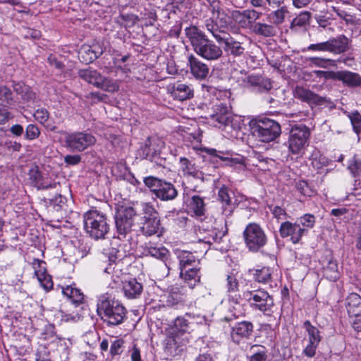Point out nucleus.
I'll return each mask as SVG.
<instances>
[{
	"mask_svg": "<svg viewBox=\"0 0 361 361\" xmlns=\"http://www.w3.org/2000/svg\"><path fill=\"white\" fill-rule=\"evenodd\" d=\"M143 181L152 193L161 201H173L178 195V190L174 185L166 180L148 176L145 178Z\"/></svg>",
	"mask_w": 361,
	"mask_h": 361,
	"instance_id": "5",
	"label": "nucleus"
},
{
	"mask_svg": "<svg viewBox=\"0 0 361 361\" xmlns=\"http://www.w3.org/2000/svg\"><path fill=\"white\" fill-rule=\"evenodd\" d=\"M247 82L250 86L257 87L259 91H267L271 88L270 80L260 75H250Z\"/></svg>",
	"mask_w": 361,
	"mask_h": 361,
	"instance_id": "37",
	"label": "nucleus"
},
{
	"mask_svg": "<svg viewBox=\"0 0 361 361\" xmlns=\"http://www.w3.org/2000/svg\"><path fill=\"white\" fill-rule=\"evenodd\" d=\"M271 212L274 216L279 220L284 219L287 216L285 209L279 206H275L273 209H271Z\"/></svg>",
	"mask_w": 361,
	"mask_h": 361,
	"instance_id": "63",
	"label": "nucleus"
},
{
	"mask_svg": "<svg viewBox=\"0 0 361 361\" xmlns=\"http://www.w3.org/2000/svg\"><path fill=\"white\" fill-rule=\"evenodd\" d=\"M146 255L154 257L161 261L157 264V267L160 269V276L166 277L169 276L171 264L168 259L169 251L164 247L157 248L155 247H148L145 250Z\"/></svg>",
	"mask_w": 361,
	"mask_h": 361,
	"instance_id": "13",
	"label": "nucleus"
},
{
	"mask_svg": "<svg viewBox=\"0 0 361 361\" xmlns=\"http://www.w3.org/2000/svg\"><path fill=\"white\" fill-rule=\"evenodd\" d=\"M254 331V326L251 322L243 321L235 323L231 330V338L236 344L244 343L250 339Z\"/></svg>",
	"mask_w": 361,
	"mask_h": 361,
	"instance_id": "12",
	"label": "nucleus"
},
{
	"mask_svg": "<svg viewBox=\"0 0 361 361\" xmlns=\"http://www.w3.org/2000/svg\"><path fill=\"white\" fill-rule=\"evenodd\" d=\"M142 210L143 219H149L150 218H159V213L155 209L154 205L150 202H144L142 204Z\"/></svg>",
	"mask_w": 361,
	"mask_h": 361,
	"instance_id": "54",
	"label": "nucleus"
},
{
	"mask_svg": "<svg viewBox=\"0 0 361 361\" xmlns=\"http://www.w3.org/2000/svg\"><path fill=\"white\" fill-rule=\"evenodd\" d=\"M136 212L132 207H121L117 212L115 222L118 235L125 237L132 230Z\"/></svg>",
	"mask_w": 361,
	"mask_h": 361,
	"instance_id": "11",
	"label": "nucleus"
},
{
	"mask_svg": "<svg viewBox=\"0 0 361 361\" xmlns=\"http://www.w3.org/2000/svg\"><path fill=\"white\" fill-rule=\"evenodd\" d=\"M288 13L286 7L282 6L276 11H273L269 15V18L272 19L274 25H279L283 23L286 14Z\"/></svg>",
	"mask_w": 361,
	"mask_h": 361,
	"instance_id": "52",
	"label": "nucleus"
},
{
	"mask_svg": "<svg viewBox=\"0 0 361 361\" xmlns=\"http://www.w3.org/2000/svg\"><path fill=\"white\" fill-rule=\"evenodd\" d=\"M108 231L105 216L97 209H92V238L96 240L104 238Z\"/></svg>",
	"mask_w": 361,
	"mask_h": 361,
	"instance_id": "15",
	"label": "nucleus"
},
{
	"mask_svg": "<svg viewBox=\"0 0 361 361\" xmlns=\"http://www.w3.org/2000/svg\"><path fill=\"white\" fill-rule=\"evenodd\" d=\"M180 167L184 176L200 178L202 173L197 169L195 164L185 157L180 159Z\"/></svg>",
	"mask_w": 361,
	"mask_h": 361,
	"instance_id": "31",
	"label": "nucleus"
},
{
	"mask_svg": "<svg viewBox=\"0 0 361 361\" xmlns=\"http://www.w3.org/2000/svg\"><path fill=\"white\" fill-rule=\"evenodd\" d=\"M296 190L302 195L311 197L314 194V190L309 185V183L304 180H300L295 183Z\"/></svg>",
	"mask_w": 361,
	"mask_h": 361,
	"instance_id": "53",
	"label": "nucleus"
},
{
	"mask_svg": "<svg viewBox=\"0 0 361 361\" xmlns=\"http://www.w3.org/2000/svg\"><path fill=\"white\" fill-rule=\"evenodd\" d=\"M295 97L310 105H323L327 101L326 97L320 96L312 91L302 87H296Z\"/></svg>",
	"mask_w": 361,
	"mask_h": 361,
	"instance_id": "22",
	"label": "nucleus"
},
{
	"mask_svg": "<svg viewBox=\"0 0 361 361\" xmlns=\"http://www.w3.org/2000/svg\"><path fill=\"white\" fill-rule=\"evenodd\" d=\"M160 228V219L159 218H150L149 219H144L141 231L142 233L147 236L159 233Z\"/></svg>",
	"mask_w": 361,
	"mask_h": 361,
	"instance_id": "36",
	"label": "nucleus"
},
{
	"mask_svg": "<svg viewBox=\"0 0 361 361\" xmlns=\"http://www.w3.org/2000/svg\"><path fill=\"white\" fill-rule=\"evenodd\" d=\"M16 103L11 90L6 86L0 87V105L8 108Z\"/></svg>",
	"mask_w": 361,
	"mask_h": 361,
	"instance_id": "41",
	"label": "nucleus"
},
{
	"mask_svg": "<svg viewBox=\"0 0 361 361\" xmlns=\"http://www.w3.org/2000/svg\"><path fill=\"white\" fill-rule=\"evenodd\" d=\"M314 73L319 78L340 81L343 85L350 88L357 87L361 85V76L358 73L350 71H314Z\"/></svg>",
	"mask_w": 361,
	"mask_h": 361,
	"instance_id": "9",
	"label": "nucleus"
},
{
	"mask_svg": "<svg viewBox=\"0 0 361 361\" xmlns=\"http://www.w3.org/2000/svg\"><path fill=\"white\" fill-rule=\"evenodd\" d=\"M97 312L109 325L116 326L123 322L127 311L118 301L102 295L98 300Z\"/></svg>",
	"mask_w": 361,
	"mask_h": 361,
	"instance_id": "3",
	"label": "nucleus"
},
{
	"mask_svg": "<svg viewBox=\"0 0 361 361\" xmlns=\"http://www.w3.org/2000/svg\"><path fill=\"white\" fill-rule=\"evenodd\" d=\"M33 116L37 122L43 125L47 129L51 131L55 130L56 126L49 119V113L45 108L37 109L33 114Z\"/></svg>",
	"mask_w": 361,
	"mask_h": 361,
	"instance_id": "35",
	"label": "nucleus"
},
{
	"mask_svg": "<svg viewBox=\"0 0 361 361\" xmlns=\"http://www.w3.org/2000/svg\"><path fill=\"white\" fill-rule=\"evenodd\" d=\"M252 30L256 35L264 37H274L277 33L275 26L264 23H255L252 26Z\"/></svg>",
	"mask_w": 361,
	"mask_h": 361,
	"instance_id": "34",
	"label": "nucleus"
},
{
	"mask_svg": "<svg viewBox=\"0 0 361 361\" xmlns=\"http://www.w3.org/2000/svg\"><path fill=\"white\" fill-rule=\"evenodd\" d=\"M324 276L330 281H335L339 279L340 274L337 262L329 259L327 265L324 267Z\"/></svg>",
	"mask_w": 361,
	"mask_h": 361,
	"instance_id": "39",
	"label": "nucleus"
},
{
	"mask_svg": "<svg viewBox=\"0 0 361 361\" xmlns=\"http://www.w3.org/2000/svg\"><path fill=\"white\" fill-rule=\"evenodd\" d=\"M251 350H255L252 355L250 356V361H267V351L263 346L253 345Z\"/></svg>",
	"mask_w": 361,
	"mask_h": 361,
	"instance_id": "48",
	"label": "nucleus"
},
{
	"mask_svg": "<svg viewBox=\"0 0 361 361\" xmlns=\"http://www.w3.org/2000/svg\"><path fill=\"white\" fill-rule=\"evenodd\" d=\"M210 9L214 17L216 18L222 23H227V16L221 8L219 1L212 0V2H211Z\"/></svg>",
	"mask_w": 361,
	"mask_h": 361,
	"instance_id": "46",
	"label": "nucleus"
},
{
	"mask_svg": "<svg viewBox=\"0 0 361 361\" xmlns=\"http://www.w3.org/2000/svg\"><path fill=\"white\" fill-rule=\"evenodd\" d=\"M217 111L211 116L214 122H217L221 126H227L231 122V114L228 111L226 105L221 104L216 106Z\"/></svg>",
	"mask_w": 361,
	"mask_h": 361,
	"instance_id": "29",
	"label": "nucleus"
},
{
	"mask_svg": "<svg viewBox=\"0 0 361 361\" xmlns=\"http://www.w3.org/2000/svg\"><path fill=\"white\" fill-rule=\"evenodd\" d=\"M185 33L195 52L207 61H217L223 56L221 47L209 39L204 32L196 26L186 27Z\"/></svg>",
	"mask_w": 361,
	"mask_h": 361,
	"instance_id": "1",
	"label": "nucleus"
},
{
	"mask_svg": "<svg viewBox=\"0 0 361 361\" xmlns=\"http://www.w3.org/2000/svg\"><path fill=\"white\" fill-rule=\"evenodd\" d=\"M280 235L282 238L290 237L293 244L298 243L303 235H305V230L301 228L300 224L297 222L292 223L286 221L283 222L279 228Z\"/></svg>",
	"mask_w": 361,
	"mask_h": 361,
	"instance_id": "17",
	"label": "nucleus"
},
{
	"mask_svg": "<svg viewBox=\"0 0 361 361\" xmlns=\"http://www.w3.org/2000/svg\"><path fill=\"white\" fill-rule=\"evenodd\" d=\"M123 344L124 341L122 338L113 341L110 347V354L112 356L120 355L123 353Z\"/></svg>",
	"mask_w": 361,
	"mask_h": 361,
	"instance_id": "59",
	"label": "nucleus"
},
{
	"mask_svg": "<svg viewBox=\"0 0 361 361\" xmlns=\"http://www.w3.org/2000/svg\"><path fill=\"white\" fill-rule=\"evenodd\" d=\"M40 130L35 124H29L26 127L25 139L27 140H34L39 137Z\"/></svg>",
	"mask_w": 361,
	"mask_h": 361,
	"instance_id": "55",
	"label": "nucleus"
},
{
	"mask_svg": "<svg viewBox=\"0 0 361 361\" xmlns=\"http://www.w3.org/2000/svg\"><path fill=\"white\" fill-rule=\"evenodd\" d=\"M102 84V89L108 92H114L119 89L117 82L107 78H104Z\"/></svg>",
	"mask_w": 361,
	"mask_h": 361,
	"instance_id": "62",
	"label": "nucleus"
},
{
	"mask_svg": "<svg viewBox=\"0 0 361 361\" xmlns=\"http://www.w3.org/2000/svg\"><path fill=\"white\" fill-rule=\"evenodd\" d=\"M185 302V295L178 288H173L167 295L166 304L168 307L178 309L183 307Z\"/></svg>",
	"mask_w": 361,
	"mask_h": 361,
	"instance_id": "28",
	"label": "nucleus"
},
{
	"mask_svg": "<svg viewBox=\"0 0 361 361\" xmlns=\"http://www.w3.org/2000/svg\"><path fill=\"white\" fill-rule=\"evenodd\" d=\"M14 118L13 114L9 111L8 108H0V130L6 131L8 123Z\"/></svg>",
	"mask_w": 361,
	"mask_h": 361,
	"instance_id": "47",
	"label": "nucleus"
},
{
	"mask_svg": "<svg viewBox=\"0 0 361 361\" xmlns=\"http://www.w3.org/2000/svg\"><path fill=\"white\" fill-rule=\"evenodd\" d=\"M200 267L188 268L180 271V277L189 288H194L201 281Z\"/></svg>",
	"mask_w": 361,
	"mask_h": 361,
	"instance_id": "24",
	"label": "nucleus"
},
{
	"mask_svg": "<svg viewBox=\"0 0 361 361\" xmlns=\"http://www.w3.org/2000/svg\"><path fill=\"white\" fill-rule=\"evenodd\" d=\"M303 326L305 331L307 332L309 342L320 343L321 336L318 329L313 326L309 320H306L303 323Z\"/></svg>",
	"mask_w": 361,
	"mask_h": 361,
	"instance_id": "43",
	"label": "nucleus"
},
{
	"mask_svg": "<svg viewBox=\"0 0 361 361\" xmlns=\"http://www.w3.org/2000/svg\"><path fill=\"white\" fill-rule=\"evenodd\" d=\"M204 25L207 31L212 35L218 43H221L224 37L228 35L224 31L219 28L217 23L212 18L207 19Z\"/></svg>",
	"mask_w": 361,
	"mask_h": 361,
	"instance_id": "38",
	"label": "nucleus"
},
{
	"mask_svg": "<svg viewBox=\"0 0 361 361\" xmlns=\"http://www.w3.org/2000/svg\"><path fill=\"white\" fill-rule=\"evenodd\" d=\"M311 17V13L309 11H303L301 12L298 16H297L291 23V27H302L305 26L310 23Z\"/></svg>",
	"mask_w": 361,
	"mask_h": 361,
	"instance_id": "51",
	"label": "nucleus"
},
{
	"mask_svg": "<svg viewBox=\"0 0 361 361\" xmlns=\"http://www.w3.org/2000/svg\"><path fill=\"white\" fill-rule=\"evenodd\" d=\"M244 296L250 302L251 307L264 313L271 312L274 307L273 298L267 291L258 289L244 293Z\"/></svg>",
	"mask_w": 361,
	"mask_h": 361,
	"instance_id": "10",
	"label": "nucleus"
},
{
	"mask_svg": "<svg viewBox=\"0 0 361 361\" xmlns=\"http://www.w3.org/2000/svg\"><path fill=\"white\" fill-rule=\"evenodd\" d=\"M221 43L224 44V49L229 55L240 57L245 54V49L243 47L242 43L229 37L228 35L224 37Z\"/></svg>",
	"mask_w": 361,
	"mask_h": 361,
	"instance_id": "25",
	"label": "nucleus"
},
{
	"mask_svg": "<svg viewBox=\"0 0 361 361\" xmlns=\"http://www.w3.org/2000/svg\"><path fill=\"white\" fill-rule=\"evenodd\" d=\"M319 343H313V342H309V344L304 350L305 355L309 357H313L315 355L316 349Z\"/></svg>",
	"mask_w": 361,
	"mask_h": 361,
	"instance_id": "64",
	"label": "nucleus"
},
{
	"mask_svg": "<svg viewBox=\"0 0 361 361\" xmlns=\"http://www.w3.org/2000/svg\"><path fill=\"white\" fill-rule=\"evenodd\" d=\"M163 147L164 142L160 139L149 137L140 146L137 152L142 158L152 161L154 158L159 154Z\"/></svg>",
	"mask_w": 361,
	"mask_h": 361,
	"instance_id": "14",
	"label": "nucleus"
},
{
	"mask_svg": "<svg viewBox=\"0 0 361 361\" xmlns=\"http://www.w3.org/2000/svg\"><path fill=\"white\" fill-rule=\"evenodd\" d=\"M167 90L174 99L178 101L190 99L194 96L192 87L186 83L180 82H177L169 85Z\"/></svg>",
	"mask_w": 361,
	"mask_h": 361,
	"instance_id": "19",
	"label": "nucleus"
},
{
	"mask_svg": "<svg viewBox=\"0 0 361 361\" xmlns=\"http://www.w3.org/2000/svg\"><path fill=\"white\" fill-rule=\"evenodd\" d=\"M226 288L228 293H235L239 290V281L237 279L236 274L233 271L229 273L226 276Z\"/></svg>",
	"mask_w": 361,
	"mask_h": 361,
	"instance_id": "50",
	"label": "nucleus"
},
{
	"mask_svg": "<svg viewBox=\"0 0 361 361\" xmlns=\"http://www.w3.org/2000/svg\"><path fill=\"white\" fill-rule=\"evenodd\" d=\"M296 222L298 224H300L301 228L305 230V235H307L308 231L314 227L316 223V217L312 214H305L298 218Z\"/></svg>",
	"mask_w": 361,
	"mask_h": 361,
	"instance_id": "42",
	"label": "nucleus"
},
{
	"mask_svg": "<svg viewBox=\"0 0 361 361\" xmlns=\"http://www.w3.org/2000/svg\"><path fill=\"white\" fill-rule=\"evenodd\" d=\"M62 293L76 308L80 307L84 303L83 293L73 285L63 287Z\"/></svg>",
	"mask_w": 361,
	"mask_h": 361,
	"instance_id": "27",
	"label": "nucleus"
},
{
	"mask_svg": "<svg viewBox=\"0 0 361 361\" xmlns=\"http://www.w3.org/2000/svg\"><path fill=\"white\" fill-rule=\"evenodd\" d=\"M190 314H185L183 316L177 317L169 326V332L166 338V348H178L185 345L188 339L182 338L185 334H190L193 331L194 323L190 321Z\"/></svg>",
	"mask_w": 361,
	"mask_h": 361,
	"instance_id": "2",
	"label": "nucleus"
},
{
	"mask_svg": "<svg viewBox=\"0 0 361 361\" xmlns=\"http://www.w3.org/2000/svg\"><path fill=\"white\" fill-rule=\"evenodd\" d=\"M354 131L359 134L361 132V114L357 111L353 112L348 116Z\"/></svg>",
	"mask_w": 361,
	"mask_h": 361,
	"instance_id": "57",
	"label": "nucleus"
},
{
	"mask_svg": "<svg viewBox=\"0 0 361 361\" xmlns=\"http://www.w3.org/2000/svg\"><path fill=\"white\" fill-rule=\"evenodd\" d=\"M232 193V190L226 185L221 187L218 192V200L221 204V214L226 219L232 216L235 208L231 197Z\"/></svg>",
	"mask_w": 361,
	"mask_h": 361,
	"instance_id": "18",
	"label": "nucleus"
},
{
	"mask_svg": "<svg viewBox=\"0 0 361 361\" xmlns=\"http://www.w3.org/2000/svg\"><path fill=\"white\" fill-rule=\"evenodd\" d=\"M333 10L337 13V15L345 20L348 25H356L357 20L355 17L347 13L345 11L336 7H333Z\"/></svg>",
	"mask_w": 361,
	"mask_h": 361,
	"instance_id": "58",
	"label": "nucleus"
},
{
	"mask_svg": "<svg viewBox=\"0 0 361 361\" xmlns=\"http://www.w3.org/2000/svg\"><path fill=\"white\" fill-rule=\"evenodd\" d=\"M272 271L269 267H262L255 270L253 277L255 281L261 283H268L271 281Z\"/></svg>",
	"mask_w": 361,
	"mask_h": 361,
	"instance_id": "40",
	"label": "nucleus"
},
{
	"mask_svg": "<svg viewBox=\"0 0 361 361\" xmlns=\"http://www.w3.org/2000/svg\"><path fill=\"white\" fill-rule=\"evenodd\" d=\"M176 253L179 261L180 271L188 268L200 266V260L192 252L185 250H178Z\"/></svg>",
	"mask_w": 361,
	"mask_h": 361,
	"instance_id": "26",
	"label": "nucleus"
},
{
	"mask_svg": "<svg viewBox=\"0 0 361 361\" xmlns=\"http://www.w3.org/2000/svg\"><path fill=\"white\" fill-rule=\"evenodd\" d=\"M30 178L35 183V184L39 185V188L47 189L48 188H51L52 185H44L42 183H40L41 180V173L39 171L37 167L32 168L30 170L29 172Z\"/></svg>",
	"mask_w": 361,
	"mask_h": 361,
	"instance_id": "56",
	"label": "nucleus"
},
{
	"mask_svg": "<svg viewBox=\"0 0 361 361\" xmlns=\"http://www.w3.org/2000/svg\"><path fill=\"white\" fill-rule=\"evenodd\" d=\"M13 90L25 102H33L35 99V93L31 87L23 82H17L13 85Z\"/></svg>",
	"mask_w": 361,
	"mask_h": 361,
	"instance_id": "32",
	"label": "nucleus"
},
{
	"mask_svg": "<svg viewBox=\"0 0 361 361\" xmlns=\"http://www.w3.org/2000/svg\"><path fill=\"white\" fill-rule=\"evenodd\" d=\"M310 66L327 68L329 66H336V61L331 59L322 57H310L307 59Z\"/></svg>",
	"mask_w": 361,
	"mask_h": 361,
	"instance_id": "45",
	"label": "nucleus"
},
{
	"mask_svg": "<svg viewBox=\"0 0 361 361\" xmlns=\"http://www.w3.org/2000/svg\"><path fill=\"white\" fill-rule=\"evenodd\" d=\"M310 130L304 124H295L291 127L288 140V149L293 154H300L307 145Z\"/></svg>",
	"mask_w": 361,
	"mask_h": 361,
	"instance_id": "7",
	"label": "nucleus"
},
{
	"mask_svg": "<svg viewBox=\"0 0 361 361\" xmlns=\"http://www.w3.org/2000/svg\"><path fill=\"white\" fill-rule=\"evenodd\" d=\"M243 235L246 247L252 252H257L267 243L264 231L256 223L247 224Z\"/></svg>",
	"mask_w": 361,
	"mask_h": 361,
	"instance_id": "8",
	"label": "nucleus"
},
{
	"mask_svg": "<svg viewBox=\"0 0 361 361\" xmlns=\"http://www.w3.org/2000/svg\"><path fill=\"white\" fill-rule=\"evenodd\" d=\"M90 51V46H83L78 52V58L82 63L87 65L90 63V56L89 55Z\"/></svg>",
	"mask_w": 361,
	"mask_h": 361,
	"instance_id": "61",
	"label": "nucleus"
},
{
	"mask_svg": "<svg viewBox=\"0 0 361 361\" xmlns=\"http://www.w3.org/2000/svg\"><path fill=\"white\" fill-rule=\"evenodd\" d=\"M350 39L344 35L331 37L329 40L310 44L306 50L312 52H330L341 54L349 49Z\"/></svg>",
	"mask_w": 361,
	"mask_h": 361,
	"instance_id": "6",
	"label": "nucleus"
},
{
	"mask_svg": "<svg viewBox=\"0 0 361 361\" xmlns=\"http://www.w3.org/2000/svg\"><path fill=\"white\" fill-rule=\"evenodd\" d=\"M188 208L190 212L197 217H202L206 213V204L204 198L199 195H193L191 197Z\"/></svg>",
	"mask_w": 361,
	"mask_h": 361,
	"instance_id": "30",
	"label": "nucleus"
},
{
	"mask_svg": "<svg viewBox=\"0 0 361 361\" xmlns=\"http://www.w3.org/2000/svg\"><path fill=\"white\" fill-rule=\"evenodd\" d=\"M346 308L349 317L361 314V297L355 293H350L347 299Z\"/></svg>",
	"mask_w": 361,
	"mask_h": 361,
	"instance_id": "33",
	"label": "nucleus"
},
{
	"mask_svg": "<svg viewBox=\"0 0 361 361\" xmlns=\"http://www.w3.org/2000/svg\"><path fill=\"white\" fill-rule=\"evenodd\" d=\"M122 290L127 298L137 299L140 297L143 291V286L135 279H130L123 281Z\"/></svg>",
	"mask_w": 361,
	"mask_h": 361,
	"instance_id": "23",
	"label": "nucleus"
},
{
	"mask_svg": "<svg viewBox=\"0 0 361 361\" xmlns=\"http://www.w3.org/2000/svg\"><path fill=\"white\" fill-rule=\"evenodd\" d=\"M36 276L44 290H49L52 289L53 281L51 276L46 273V269L36 270Z\"/></svg>",
	"mask_w": 361,
	"mask_h": 361,
	"instance_id": "44",
	"label": "nucleus"
},
{
	"mask_svg": "<svg viewBox=\"0 0 361 361\" xmlns=\"http://www.w3.org/2000/svg\"><path fill=\"white\" fill-rule=\"evenodd\" d=\"M348 169L355 177L361 176V158L355 155L348 163Z\"/></svg>",
	"mask_w": 361,
	"mask_h": 361,
	"instance_id": "49",
	"label": "nucleus"
},
{
	"mask_svg": "<svg viewBox=\"0 0 361 361\" xmlns=\"http://www.w3.org/2000/svg\"><path fill=\"white\" fill-rule=\"evenodd\" d=\"M187 66L190 74L197 80H204L209 75V68L208 66L193 54H190L188 57Z\"/></svg>",
	"mask_w": 361,
	"mask_h": 361,
	"instance_id": "20",
	"label": "nucleus"
},
{
	"mask_svg": "<svg viewBox=\"0 0 361 361\" xmlns=\"http://www.w3.org/2000/svg\"><path fill=\"white\" fill-rule=\"evenodd\" d=\"M83 309L82 307L80 308V310H77L76 312L73 313H64L61 312V321L66 322H75L80 319L81 314L80 310Z\"/></svg>",
	"mask_w": 361,
	"mask_h": 361,
	"instance_id": "60",
	"label": "nucleus"
},
{
	"mask_svg": "<svg viewBox=\"0 0 361 361\" xmlns=\"http://www.w3.org/2000/svg\"><path fill=\"white\" fill-rule=\"evenodd\" d=\"M262 13L255 10L247 9L243 11H233V19L243 28L252 27L256 20L260 18Z\"/></svg>",
	"mask_w": 361,
	"mask_h": 361,
	"instance_id": "16",
	"label": "nucleus"
},
{
	"mask_svg": "<svg viewBox=\"0 0 361 361\" xmlns=\"http://www.w3.org/2000/svg\"><path fill=\"white\" fill-rule=\"evenodd\" d=\"M64 142L66 147L71 150L82 151L88 145L87 135L82 133H66Z\"/></svg>",
	"mask_w": 361,
	"mask_h": 361,
	"instance_id": "21",
	"label": "nucleus"
},
{
	"mask_svg": "<svg viewBox=\"0 0 361 361\" xmlns=\"http://www.w3.org/2000/svg\"><path fill=\"white\" fill-rule=\"evenodd\" d=\"M250 126L252 135L263 142L274 140L281 133L279 123L268 118L252 120Z\"/></svg>",
	"mask_w": 361,
	"mask_h": 361,
	"instance_id": "4",
	"label": "nucleus"
}]
</instances>
